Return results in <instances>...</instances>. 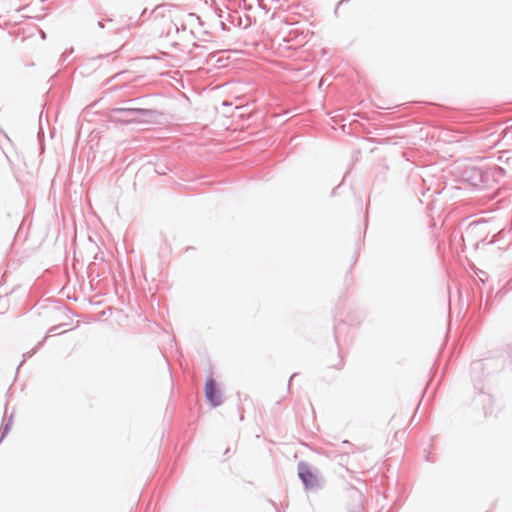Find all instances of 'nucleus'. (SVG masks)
<instances>
[{
	"label": "nucleus",
	"instance_id": "7ed1b4c3",
	"mask_svg": "<svg viewBox=\"0 0 512 512\" xmlns=\"http://www.w3.org/2000/svg\"><path fill=\"white\" fill-rule=\"evenodd\" d=\"M205 396L209 402L213 405H218L220 403L219 397L217 395V390L215 387V383L213 380H208L205 384Z\"/></svg>",
	"mask_w": 512,
	"mask_h": 512
},
{
	"label": "nucleus",
	"instance_id": "f03ea898",
	"mask_svg": "<svg viewBox=\"0 0 512 512\" xmlns=\"http://www.w3.org/2000/svg\"><path fill=\"white\" fill-rule=\"evenodd\" d=\"M299 477L306 487H313L317 482L315 474L311 471L309 466L305 464L299 465Z\"/></svg>",
	"mask_w": 512,
	"mask_h": 512
},
{
	"label": "nucleus",
	"instance_id": "20e7f679",
	"mask_svg": "<svg viewBox=\"0 0 512 512\" xmlns=\"http://www.w3.org/2000/svg\"><path fill=\"white\" fill-rule=\"evenodd\" d=\"M127 112L128 113H135L136 111L135 110H128Z\"/></svg>",
	"mask_w": 512,
	"mask_h": 512
},
{
	"label": "nucleus",
	"instance_id": "f257e3e1",
	"mask_svg": "<svg viewBox=\"0 0 512 512\" xmlns=\"http://www.w3.org/2000/svg\"><path fill=\"white\" fill-rule=\"evenodd\" d=\"M493 231L494 230L490 229L489 226L484 222H474L468 226L466 230V236L468 239L474 241L475 244L478 245L480 242L487 240Z\"/></svg>",
	"mask_w": 512,
	"mask_h": 512
}]
</instances>
